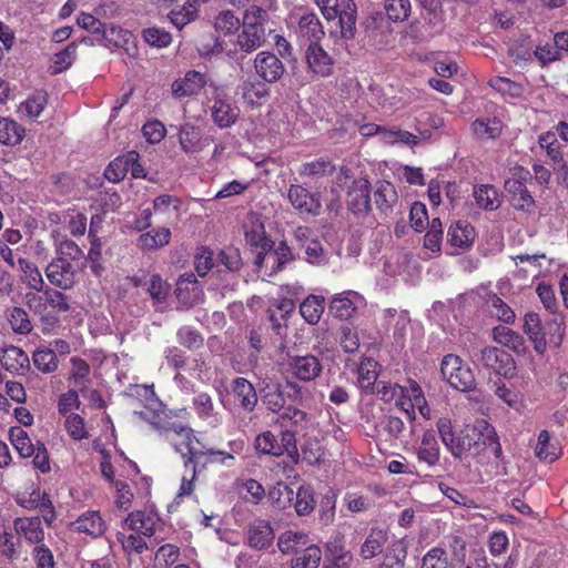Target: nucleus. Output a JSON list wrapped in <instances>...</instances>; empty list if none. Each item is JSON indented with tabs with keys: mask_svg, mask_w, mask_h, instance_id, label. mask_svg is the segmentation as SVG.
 <instances>
[{
	"mask_svg": "<svg viewBox=\"0 0 568 568\" xmlns=\"http://www.w3.org/2000/svg\"><path fill=\"white\" fill-rule=\"evenodd\" d=\"M348 207L354 213H366L371 207L369 182L366 179H356L347 192Z\"/></svg>",
	"mask_w": 568,
	"mask_h": 568,
	"instance_id": "obj_15",
	"label": "nucleus"
},
{
	"mask_svg": "<svg viewBox=\"0 0 568 568\" xmlns=\"http://www.w3.org/2000/svg\"><path fill=\"white\" fill-rule=\"evenodd\" d=\"M379 398L385 403L394 402L395 406L404 412L408 402V385L402 386L395 383L382 382L376 389Z\"/></svg>",
	"mask_w": 568,
	"mask_h": 568,
	"instance_id": "obj_25",
	"label": "nucleus"
},
{
	"mask_svg": "<svg viewBox=\"0 0 568 568\" xmlns=\"http://www.w3.org/2000/svg\"><path fill=\"white\" fill-rule=\"evenodd\" d=\"M440 372L449 385L458 390L468 392L476 385L475 375L470 367L454 354H448L443 358Z\"/></svg>",
	"mask_w": 568,
	"mask_h": 568,
	"instance_id": "obj_4",
	"label": "nucleus"
},
{
	"mask_svg": "<svg viewBox=\"0 0 568 568\" xmlns=\"http://www.w3.org/2000/svg\"><path fill=\"white\" fill-rule=\"evenodd\" d=\"M396 201L397 192L395 186L387 181H378L374 191V202L377 209L383 213H387L392 211Z\"/></svg>",
	"mask_w": 568,
	"mask_h": 568,
	"instance_id": "obj_37",
	"label": "nucleus"
},
{
	"mask_svg": "<svg viewBox=\"0 0 568 568\" xmlns=\"http://www.w3.org/2000/svg\"><path fill=\"white\" fill-rule=\"evenodd\" d=\"M254 448L263 455L280 457L287 454L294 460L298 457L295 433L291 429L282 430L280 440L273 432H262L255 437Z\"/></svg>",
	"mask_w": 568,
	"mask_h": 568,
	"instance_id": "obj_3",
	"label": "nucleus"
},
{
	"mask_svg": "<svg viewBox=\"0 0 568 568\" xmlns=\"http://www.w3.org/2000/svg\"><path fill=\"white\" fill-rule=\"evenodd\" d=\"M33 365L42 373L49 374L58 369L59 361L51 348H38L34 351Z\"/></svg>",
	"mask_w": 568,
	"mask_h": 568,
	"instance_id": "obj_53",
	"label": "nucleus"
},
{
	"mask_svg": "<svg viewBox=\"0 0 568 568\" xmlns=\"http://www.w3.org/2000/svg\"><path fill=\"white\" fill-rule=\"evenodd\" d=\"M47 104L48 94L44 91H36L20 104L19 111L30 119H36L42 113Z\"/></svg>",
	"mask_w": 568,
	"mask_h": 568,
	"instance_id": "obj_49",
	"label": "nucleus"
},
{
	"mask_svg": "<svg viewBox=\"0 0 568 568\" xmlns=\"http://www.w3.org/2000/svg\"><path fill=\"white\" fill-rule=\"evenodd\" d=\"M379 138L386 144L403 143L408 145H415L418 143L417 135L408 131L388 129L385 126L381 128Z\"/></svg>",
	"mask_w": 568,
	"mask_h": 568,
	"instance_id": "obj_60",
	"label": "nucleus"
},
{
	"mask_svg": "<svg viewBox=\"0 0 568 568\" xmlns=\"http://www.w3.org/2000/svg\"><path fill=\"white\" fill-rule=\"evenodd\" d=\"M151 425L161 432H174L183 437L181 446L174 445L175 449L181 453L185 468L192 465V477H196L199 468H206L209 465H220L231 467L235 463V455L240 454L243 449L242 440H231L229 443L230 452L220 450L214 448L195 449L192 446L193 436L191 429L175 426H165L160 422L151 420Z\"/></svg>",
	"mask_w": 568,
	"mask_h": 568,
	"instance_id": "obj_2",
	"label": "nucleus"
},
{
	"mask_svg": "<svg viewBox=\"0 0 568 568\" xmlns=\"http://www.w3.org/2000/svg\"><path fill=\"white\" fill-rule=\"evenodd\" d=\"M257 77L266 83L277 82L285 72L283 62L270 51L258 52L253 61Z\"/></svg>",
	"mask_w": 568,
	"mask_h": 568,
	"instance_id": "obj_6",
	"label": "nucleus"
},
{
	"mask_svg": "<svg viewBox=\"0 0 568 568\" xmlns=\"http://www.w3.org/2000/svg\"><path fill=\"white\" fill-rule=\"evenodd\" d=\"M10 440L21 457H31L36 452V446L32 444L27 432L20 427H12L10 429Z\"/></svg>",
	"mask_w": 568,
	"mask_h": 568,
	"instance_id": "obj_58",
	"label": "nucleus"
},
{
	"mask_svg": "<svg viewBox=\"0 0 568 568\" xmlns=\"http://www.w3.org/2000/svg\"><path fill=\"white\" fill-rule=\"evenodd\" d=\"M508 192L513 195V203L520 210H530L534 205V197L520 181L506 182Z\"/></svg>",
	"mask_w": 568,
	"mask_h": 568,
	"instance_id": "obj_46",
	"label": "nucleus"
},
{
	"mask_svg": "<svg viewBox=\"0 0 568 568\" xmlns=\"http://www.w3.org/2000/svg\"><path fill=\"white\" fill-rule=\"evenodd\" d=\"M524 332L528 335L537 353L544 354L547 349L545 325L541 324L537 313L529 312L524 318Z\"/></svg>",
	"mask_w": 568,
	"mask_h": 568,
	"instance_id": "obj_21",
	"label": "nucleus"
},
{
	"mask_svg": "<svg viewBox=\"0 0 568 568\" xmlns=\"http://www.w3.org/2000/svg\"><path fill=\"white\" fill-rule=\"evenodd\" d=\"M246 242L261 251L257 253V262L264 253L272 248L273 242L267 239L263 223L255 220L251 225H245Z\"/></svg>",
	"mask_w": 568,
	"mask_h": 568,
	"instance_id": "obj_34",
	"label": "nucleus"
},
{
	"mask_svg": "<svg viewBox=\"0 0 568 568\" xmlns=\"http://www.w3.org/2000/svg\"><path fill=\"white\" fill-rule=\"evenodd\" d=\"M545 332L547 337V346L558 348L565 336L566 327L564 317L555 315L554 318L545 324Z\"/></svg>",
	"mask_w": 568,
	"mask_h": 568,
	"instance_id": "obj_57",
	"label": "nucleus"
},
{
	"mask_svg": "<svg viewBox=\"0 0 568 568\" xmlns=\"http://www.w3.org/2000/svg\"><path fill=\"white\" fill-rule=\"evenodd\" d=\"M247 538L251 547L261 550L272 545L274 531L268 521L256 519L248 527Z\"/></svg>",
	"mask_w": 568,
	"mask_h": 568,
	"instance_id": "obj_23",
	"label": "nucleus"
},
{
	"mask_svg": "<svg viewBox=\"0 0 568 568\" xmlns=\"http://www.w3.org/2000/svg\"><path fill=\"white\" fill-rule=\"evenodd\" d=\"M233 393L241 407L247 412L254 410L258 397L253 384L244 377H236L232 384Z\"/></svg>",
	"mask_w": 568,
	"mask_h": 568,
	"instance_id": "obj_28",
	"label": "nucleus"
},
{
	"mask_svg": "<svg viewBox=\"0 0 568 568\" xmlns=\"http://www.w3.org/2000/svg\"><path fill=\"white\" fill-rule=\"evenodd\" d=\"M293 260L294 255L290 246L285 242H281L273 252H271V250L266 251L262 258H260L258 263L272 262L273 265L276 264V271H281Z\"/></svg>",
	"mask_w": 568,
	"mask_h": 568,
	"instance_id": "obj_50",
	"label": "nucleus"
},
{
	"mask_svg": "<svg viewBox=\"0 0 568 568\" xmlns=\"http://www.w3.org/2000/svg\"><path fill=\"white\" fill-rule=\"evenodd\" d=\"M171 291V285L164 281L159 274H153L150 278L148 292L153 301V304L161 308V305L166 301Z\"/></svg>",
	"mask_w": 568,
	"mask_h": 568,
	"instance_id": "obj_56",
	"label": "nucleus"
},
{
	"mask_svg": "<svg viewBox=\"0 0 568 568\" xmlns=\"http://www.w3.org/2000/svg\"><path fill=\"white\" fill-rule=\"evenodd\" d=\"M335 166L331 161L318 159L303 163L298 170L301 176L317 179L333 174Z\"/></svg>",
	"mask_w": 568,
	"mask_h": 568,
	"instance_id": "obj_48",
	"label": "nucleus"
},
{
	"mask_svg": "<svg viewBox=\"0 0 568 568\" xmlns=\"http://www.w3.org/2000/svg\"><path fill=\"white\" fill-rule=\"evenodd\" d=\"M363 305H365V300L361 294L354 291H346L332 298L329 312L334 317L348 320Z\"/></svg>",
	"mask_w": 568,
	"mask_h": 568,
	"instance_id": "obj_8",
	"label": "nucleus"
},
{
	"mask_svg": "<svg viewBox=\"0 0 568 568\" xmlns=\"http://www.w3.org/2000/svg\"><path fill=\"white\" fill-rule=\"evenodd\" d=\"M323 26L315 13H306L300 18L297 36L303 43H318L324 37Z\"/></svg>",
	"mask_w": 568,
	"mask_h": 568,
	"instance_id": "obj_22",
	"label": "nucleus"
},
{
	"mask_svg": "<svg viewBox=\"0 0 568 568\" xmlns=\"http://www.w3.org/2000/svg\"><path fill=\"white\" fill-rule=\"evenodd\" d=\"M240 110L230 101L216 98L211 106V118L220 129L232 126L239 119Z\"/></svg>",
	"mask_w": 568,
	"mask_h": 568,
	"instance_id": "obj_18",
	"label": "nucleus"
},
{
	"mask_svg": "<svg viewBox=\"0 0 568 568\" xmlns=\"http://www.w3.org/2000/svg\"><path fill=\"white\" fill-rule=\"evenodd\" d=\"M193 406L199 415L204 420H210L213 426L221 424V415L214 410L212 397L206 393H200L193 397Z\"/></svg>",
	"mask_w": 568,
	"mask_h": 568,
	"instance_id": "obj_39",
	"label": "nucleus"
},
{
	"mask_svg": "<svg viewBox=\"0 0 568 568\" xmlns=\"http://www.w3.org/2000/svg\"><path fill=\"white\" fill-rule=\"evenodd\" d=\"M322 558V550L311 542L292 559V568H317Z\"/></svg>",
	"mask_w": 568,
	"mask_h": 568,
	"instance_id": "obj_44",
	"label": "nucleus"
},
{
	"mask_svg": "<svg viewBox=\"0 0 568 568\" xmlns=\"http://www.w3.org/2000/svg\"><path fill=\"white\" fill-rule=\"evenodd\" d=\"M75 268L71 262H63L54 258L45 268L49 282L61 288L70 290L75 284Z\"/></svg>",
	"mask_w": 568,
	"mask_h": 568,
	"instance_id": "obj_10",
	"label": "nucleus"
},
{
	"mask_svg": "<svg viewBox=\"0 0 568 568\" xmlns=\"http://www.w3.org/2000/svg\"><path fill=\"white\" fill-rule=\"evenodd\" d=\"M378 364L372 358H364L357 369L358 384L362 389L371 390L378 377Z\"/></svg>",
	"mask_w": 568,
	"mask_h": 568,
	"instance_id": "obj_47",
	"label": "nucleus"
},
{
	"mask_svg": "<svg viewBox=\"0 0 568 568\" xmlns=\"http://www.w3.org/2000/svg\"><path fill=\"white\" fill-rule=\"evenodd\" d=\"M324 312V298L310 295L300 305L302 317L310 324H317Z\"/></svg>",
	"mask_w": 568,
	"mask_h": 568,
	"instance_id": "obj_45",
	"label": "nucleus"
},
{
	"mask_svg": "<svg viewBox=\"0 0 568 568\" xmlns=\"http://www.w3.org/2000/svg\"><path fill=\"white\" fill-rule=\"evenodd\" d=\"M287 367L293 377L303 382L314 381L323 371V365L320 358L311 354L303 356H290Z\"/></svg>",
	"mask_w": 568,
	"mask_h": 568,
	"instance_id": "obj_7",
	"label": "nucleus"
},
{
	"mask_svg": "<svg viewBox=\"0 0 568 568\" xmlns=\"http://www.w3.org/2000/svg\"><path fill=\"white\" fill-rule=\"evenodd\" d=\"M416 456L419 463H424L430 468H434L439 464L440 448L435 433L432 429L426 430L423 434L420 443L416 449Z\"/></svg>",
	"mask_w": 568,
	"mask_h": 568,
	"instance_id": "obj_19",
	"label": "nucleus"
},
{
	"mask_svg": "<svg viewBox=\"0 0 568 568\" xmlns=\"http://www.w3.org/2000/svg\"><path fill=\"white\" fill-rule=\"evenodd\" d=\"M0 362L6 371L13 374H23L30 365L28 355L17 346L4 348Z\"/></svg>",
	"mask_w": 568,
	"mask_h": 568,
	"instance_id": "obj_30",
	"label": "nucleus"
},
{
	"mask_svg": "<svg viewBox=\"0 0 568 568\" xmlns=\"http://www.w3.org/2000/svg\"><path fill=\"white\" fill-rule=\"evenodd\" d=\"M78 45L75 42H71L67 48L54 54L50 65L52 74H58L71 67L77 55Z\"/></svg>",
	"mask_w": 568,
	"mask_h": 568,
	"instance_id": "obj_54",
	"label": "nucleus"
},
{
	"mask_svg": "<svg viewBox=\"0 0 568 568\" xmlns=\"http://www.w3.org/2000/svg\"><path fill=\"white\" fill-rule=\"evenodd\" d=\"M170 240V229L162 226L141 234L139 237V246L143 251H154L166 246Z\"/></svg>",
	"mask_w": 568,
	"mask_h": 568,
	"instance_id": "obj_36",
	"label": "nucleus"
},
{
	"mask_svg": "<svg viewBox=\"0 0 568 568\" xmlns=\"http://www.w3.org/2000/svg\"><path fill=\"white\" fill-rule=\"evenodd\" d=\"M356 12L357 8L353 0H344L338 10L339 37L342 39H352L356 32Z\"/></svg>",
	"mask_w": 568,
	"mask_h": 568,
	"instance_id": "obj_26",
	"label": "nucleus"
},
{
	"mask_svg": "<svg viewBox=\"0 0 568 568\" xmlns=\"http://www.w3.org/2000/svg\"><path fill=\"white\" fill-rule=\"evenodd\" d=\"M19 270L22 273V281L30 288L41 292L44 287L43 277L37 265L26 258L18 260Z\"/></svg>",
	"mask_w": 568,
	"mask_h": 568,
	"instance_id": "obj_43",
	"label": "nucleus"
},
{
	"mask_svg": "<svg viewBox=\"0 0 568 568\" xmlns=\"http://www.w3.org/2000/svg\"><path fill=\"white\" fill-rule=\"evenodd\" d=\"M267 23L268 13L258 6H250L243 14L242 24L250 29L266 32Z\"/></svg>",
	"mask_w": 568,
	"mask_h": 568,
	"instance_id": "obj_51",
	"label": "nucleus"
},
{
	"mask_svg": "<svg viewBox=\"0 0 568 568\" xmlns=\"http://www.w3.org/2000/svg\"><path fill=\"white\" fill-rule=\"evenodd\" d=\"M476 204L487 211L497 210L501 201L498 191L491 185H477L474 187Z\"/></svg>",
	"mask_w": 568,
	"mask_h": 568,
	"instance_id": "obj_41",
	"label": "nucleus"
},
{
	"mask_svg": "<svg viewBox=\"0 0 568 568\" xmlns=\"http://www.w3.org/2000/svg\"><path fill=\"white\" fill-rule=\"evenodd\" d=\"M473 130L480 139H496L503 131V123L496 118L487 120L477 119L473 123Z\"/></svg>",
	"mask_w": 568,
	"mask_h": 568,
	"instance_id": "obj_59",
	"label": "nucleus"
},
{
	"mask_svg": "<svg viewBox=\"0 0 568 568\" xmlns=\"http://www.w3.org/2000/svg\"><path fill=\"white\" fill-rule=\"evenodd\" d=\"M266 39V32L250 29L242 24V31L237 36V45L246 53L258 49Z\"/></svg>",
	"mask_w": 568,
	"mask_h": 568,
	"instance_id": "obj_42",
	"label": "nucleus"
},
{
	"mask_svg": "<svg viewBox=\"0 0 568 568\" xmlns=\"http://www.w3.org/2000/svg\"><path fill=\"white\" fill-rule=\"evenodd\" d=\"M240 27V19L231 10L221 11L214 21L215 31L224 36L235 33Z\"/></svg>",
	"mask_w": 568,
	"mask_h": 568,
	"instance_id": "obj_63",
	"label": "nucleus"
},
{
	"mask_svg": "<svg viewBox=\"0 0 568 568\" xmlns=\"http://www.w3.org/2000/svg\"><path fill=\"white\" fill-rule=\"evenodd\" d=\"M535 454L542 462L554 463L560 457L561 448L557 443L550 442V436L547 430H541L538 436Z\"/></svg>",
	"mask_w": 568,
	"mask_h": 568,
	"instance_id": "obj_40",
	"label": "nucleus"
},
{
	"mask_svg": "<svg viewBox=\"0 0 568 568\" xmlns=\"http://www.w3.org/2000/svg\"><path fill=\"white\" fill-rule=\"evenodd\" d=\"M287 197L295 210L300 213L318 214L321 202L300 184H291Z\"/></svg>",
	"mask_w": 568,
	"mask_h": 568,
	"instance_id": "obj_14",
	"label": "nucleus"
},
{
	"mask_svg": "<svg viewBox=\"0 0 568 568\" xmlns=\"http://www.w3.org/2000/svg\"><path fill=\"white\" fill-rule=\"evenodd\" d=\"M388 540V531L381 527H373L361 547V556L371 559L382 552Z\"/></svg>",
	"mask_w": 568,
	"mask_h": 568,
	"instance_id": "obj_33",
	"label": "nucleus"
},
{
	"mask_svg": "<svg viewBox=\"0 0 568 568\" xmlns=\"http://www.w3.org/2000/svg\"><path fill=\"white\" fill-rule=\"evenodd\" d=\"M415 408L426 419L430 418V408L427 405L420 386L415 381H408V402L404 412L409 419H415Z\"/></svg>",
	"mask_w": 568,
	"mask_h": 568,
	"instance_id": "obj_27",
	"label": "nucleus"
},
{
	"mask_svg": "<svg viewBox=\"0 0 568 568\" xmlns=\"http://www.w3.org/2000/svg\"><path fill=\"white\" fill-rule=\"evenodd\" d=\"M306 62L311 71L320 77H329L332 74L333 59L318 43L308 44Z\"/></svg>",
	"mask_w": 568,
	"mask_h": 568,
	"instance_id": "obj_17",
	"label": "nucleus"
},
{
	"mask_svg": "<svg viewBox=\"0 0 568 568\" xmlns=\"http://www.w3.org/2000/svg\"><path fill=\"white\" fill-rule=\"evenodd\" d=\"M384 10L388 20L405 21L412 12L410 0H384Z\"/></svg>",
	"mask_w": 568,
	"mask_h": 568,
	"instance_id": "obj_52",
	"label": "nucleus"
},
{
	"mask_svg": "<svg viewBox=\"0 0 568 568\" xmlns=\"http://www.w3.org/2000/svg\"><path fill=\"white\" fill-rule=\"evenodd\" d=\"M312 540L303 531L287 530L283 532L277 540V547L283 554H298L305 549Z\"/></svg>",
	"mask_w": 568,
	"mask_h": 568,
	"instance_id": "obj_35",
	"label": "nucleus"
},
{
	"mask_svg": "<svg viewBox=\"0 0 568 568\" xmlns=\"http://www.w3.org/2000/svg\"><path fill=\"white\" fill-rule=\"evenodd\" d=\"M26 134L24 128L17 121L2 118L0 119V143L14 146L22 142Z\"/></svg>",
	"mask_w": 568,
	"mask_h": 568,
	"instance_id": "obj_38",
	"label": "nucleus"
},
{
	"mask_svg": "<svg viewBox=\"0 0 568 568\" xmlns=\"http://www.w3.org/2000/svg\"><path fill=\"white\" fill-rule=\"evenodd\" d=\"M175 294L184 308L193 307L203 300L202 287L192 273H185L179 277Z\"/></svg>",
	"mask_w": 568,
	"mask_h": 568,
	"instance_id": "obj_9",
	"label": "nucleus"
},
{
	"mask_svg": "<svg viewBox=\"0 0 568 568\" xmlns=\"http://www.w3.org/2000/svg\"><path fill=\"white\" fill-rule=\"evenodd\" d=\"M182 201L173 195L162 194L154 199L153 210L165 216L169 223L178 222L181 217Z\"/></svg>",
	"mask_w": 568,
	"mask_h": 568,
	"instance_id": "obj_32",
	"label": "nucleus"
},
{
	"mask_svg": "<svg viewBox=\"0 0 568 568\" xmlns=\"http://www.w3.org/2000/svg\"><path fill=\"white\" fill-rule=\"evenodd\" d=\"M478 361L481 365L495 373L496 375L505 378H510L515 372V362L511 355L498 347L487 346L479 353Z\"/></svg>",
	"mask_w": 568,
	"mask_h": 568,
	"instance_id": "obj_5",
	"label": "nucleus"
},
{
	"mask_svg": "<svg viewBox=\"0 0 568 568\" xmlns=\"http://www.w3.org/2000/svg\"><path fill=\"white\" fill-rule=\"evenodd\" d=\"M447 239L452 246L468 248L474 242L475 230L468 222L457 221L449 226Z\"/></svg>",
	"mask_w": 568,
	"mask_h": 568,
	"instance_id": "obj_29",
	"label": "nucleus"
},
{
	"mask_svg": "<svg viewBox=\"0 0 568 568\" xmlns=\"http://www.w3.org/2000/svg\"><path fill=\"white\" fill-rule=\"evenodd\" d=\"M156 524L158 518L154 515L140 510L130 513L123 523L125 528L146 537H151L154 534Z\"/></svg>",
	"mask_w": 568,
	"mask_h": 568,
	"instance_id": "obj_31",
	"label": "nucleus"
},
{
	"mask_svg": "<svg viewBox=\"0 0 568 568\" xmlns=\"http://www.w3.org/2000/svg\"><path fill=\"white\" fill-rule=\"evenodd\" d=\"M293 496V489L284 483H277L268 493L271 501L278 509H285L292 503Z\"/></svg>",
	"mask_w": 568,
	"mask_h": 568,
	"instance_id": "obj_64",
	"label": "nucleus"
},
{
	"mask_svg": "<svg viewBox=\"0 0 568 568\" xmlns=\"http://www.w3.org/2000/svg\"><path fill=\"white\" fill-rule=\"evenodd\" d=\"M103 39L114 47H125L133 43V33L114 24H105L102 31Z\"/></svg>",
	"mask_w": 568,
	"mask_h": 568,
	"instance_id": "obj_55",
	"label": "nucleus"
},
{
	"mask_svg": "<svg viewBox=\"0 0 568 568\" xmlns=\"http://www.w3.org/2000/svg\"><path fill=\"white\" fill-rule=\"evenodd\" d=\"M436 426L443 444L455 458L462 459L467 453L479 454L486 449L496 457L501 454L496 432L486 420L466 425L458 433L453 430L452 422L446 417L439 418Z\"/></svg>",
	"mask_w": 568,
	"mask_h": 568,
	"instance_id": "obj_1",
	"label": "nucleus"
},
{
	"mask_svg": "<svg viewBox=\"0 0 568 568\" xmlns=\"http://www.w3.org/2000/svg\"><path fill=\"white\" fill-rule=\"evenodd\" d=\"M268 83L256 79L243 80L239 89L245 104L250 108L262 105L270 97Z\"/></svg>",
	"mask_w": 568,
	"mask_h": 568,
	"instance_id": "obj_16",
	"label": "nucleus"
},
{
	"mask_svg": "<svg viewBox=\"0 0 568 568\" xmlns=\"http://www.w3.org/2000/svg\"><path fill=\"white\" fill-rule=\"evenodd\" d=\"M13 527L19 536L31 544H41L44 539V530L39 517L16 518Z\"/></svg>",
	"mask_w": 568,
	"mask_h": 568,
	"instance_id": "obj_24",
	"label": "nucleus"
},
{
	"mask_svg": "<svg viewBox=\"0 0 568 568\" xmlns=\"http://www.w3.org/2000/svg\"><path fill=\"white\" fill-rule=\"evenodd\" d=\"M16 501L26 509L39 508L47 524H51L55 518L52 501L45 494H41L40 490L34 489L30 494L19 493L16 496Z\"/></svg>",
	"mask_w": 568,
	"mask_h": 568,
	"instance_id": "obj_12",
	"label": "nucleus"
},
{
	"mask_svg": "<svg viewBox=\"0 0 568 568\" xmlns=\"http://www.w3.org/2000/svg\"><path fill=\"white\" fill-rule=\"evenodd\" d=\"M75 531L87 534L92 538L101 537L106 530V524L102 519L99 511L88 510L80 515L75 521L72 523Z\"/></svg>",
	"mask_w": 568,
	"mask_h": 568,
	"instance_id": "obj_20",
	"label": "nucleus"
},
{
	"mask_svg": "<svg viewBox=\"0 0 568 568\" xmlns=\"http://www.w3.org/2000/svg\"><path fill=\"white\" fill-rule=\"evenodd\" d=\"M197 4L189 0L181 9L171 11L170 20L178 29H182L197 18Z\"/></svg>",
	"mask_w": 568,
	"mask_h": 568,
	"instance_id": "obj_61",
	"label": "nucleus"
},
{
	"mask_svg": "<svg viewBox=\"0 0 568 568\" xmlns=\"http://www.w3.org/2000/svg\"><path fill=\"white\" fill-rule=\"evenodd\" d=\"M213 141L210 136H204L202 130L190 123L181 125L179 130V142L181 149L187 154H195L203 151Z\"/></svg>",
	"mask_w": 568,
	"mask_h": 568,
	"instance_id": "obj_11",
	"label": "nucleus"
},
{
	"mask_svg": "<svg viewBox=\"0 0 568 568\" xmlns=\"http://www.w3.org/2000/svg\"><path fill=\"white\" fill-rule=\"evenodd\" d=\"M206 82L207 79L205 74L190 70L183 78L172 83V93L178 99L192 97L197 94L205 87Z\"/></svg>",
	"mask_w": 568,
	"mask_h": 568,
	"instance_id": "obj_13",
	"label": "nucleus"
},
{
	"mask_svg": "<svg viewBox=\"0 0 568 568\" xmlns=\"http://www.w3.org/2000/svg\"><path fill=\"white\" fill-rule=\"evenodd\" d=\"M488 84L497 92L510 98H520L525 91L520 83L504 77H494L489 80Z\"/></svg>",
	"mask_w": 568,
	"mask_h": 568,
	"instance_id": "obj_62",
	"label": "nucleus"
}]
</instances>
